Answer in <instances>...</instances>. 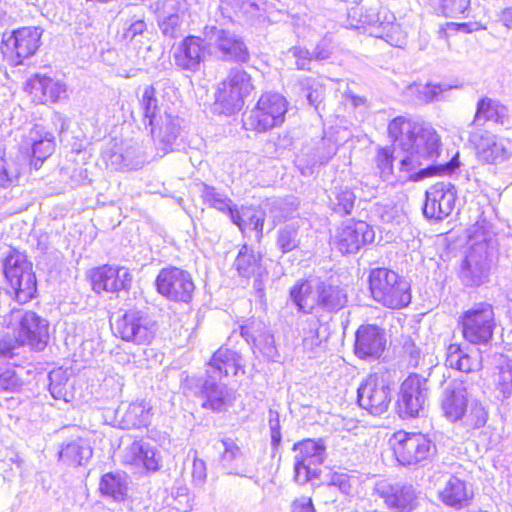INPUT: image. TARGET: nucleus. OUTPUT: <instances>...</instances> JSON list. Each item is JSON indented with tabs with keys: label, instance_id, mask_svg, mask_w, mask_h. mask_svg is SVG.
Masks as SVG:
<instances>
[{
	"label": "nucleus",
	"instance_id": "f257e3e1",
	"mask_svg": "<svg viewBox=\"0 0 512 512\" xmlns=\"http://www.w3.org/2000/svg\"><path fill=\"white\" fill-rule=\"evenodd\" d=\"M388 133L396 147L428 163H433L440 154V137L429 124L397 117L389 123Z\"/></svg>",
	"mask_w": 512,
	"mask_h": 512
},
{
	"label": "nucleus",
	"instance_id": "f03ea898",
	"mask_svg": "<svg viewBox=\"0 0 512 512\" xmlns=\"http://www.w3.org/2000/svg\"><path fill=\"white\" fill-rule=\"evenodd\" d=\"M493 234L483 224L476 223L469 234L470 248L462 261L459 278L466 287H479L489 281Z\"/></svg>",
	"mask_w": 512,
	"mask_h": 512
},
{
	"label": "nucleus",
	"instance_id": "7ed1b4c3",
	"mask_svg": "<svg viewBox=\"0 0 512 512\" xmlns=\"http://www.w3.org/2000/svg\"><path fill=\"white\" fill-rule=\"evenodd\" d=\"M290 298L298 310H314L329 320L348 302L344 289L324 281H301L291 288Z\"/></svg>",
	"mask_w": 512,
	"mask_h": 512
},
{
	"label": "nucleus",
	"instance_id": "20e7f679",
	"mask_svg": "<svg viewBox=\"0 0 512 512\" xmlns=\"http://www.w3.org/2000/svg\"><path fill=\"white\" fill-rule=\"evenodd\" d=\"M368 283L373 300L383 307L398 310L411 303L409 282L393 270L384 267L372 269Z\"/></svg>",
	"mask_w": 512,
	"mask_h": 512
},
{
	"label": "nucleus",
	"instance_id": "39448f33",
	"mask_svg": "<svg viewBox=\"0 0 512 512\" xmlns=\"http://www.w3.org/2000/svg\"><path fill=\"white\" fill-rule=\"evenodd\" d=\"M253 89L251 76L243 68L230 69L227 77L218 86L215 109L224 115H232L240 111L244 105V99Z\"/></svg>",
	"mask_w": 512,
	"mask_h": 512
},
{
	"label": "nucleus",
	"instance_id": "423d86ee",
	"mask_svg": "<svg viewBox=\"0 0 512 512\" xmlns=\"http://www.w3.org/2000/svg\"><path fill=\"white\" fill-rule=\"evenodd\" d=\"M3 269L19 304H25L35 297L36 276L26 255L14 249L10 250L4 259Z\"/></svg>",
	"mask_w": 512,
	"mask_h": 512
},
{
	"label": "nucleus",
	"instance_id": "0eeeda50",
	"mask_svg": "<svg viewBox=\"0 0 512 512\" xmlns=\"http://www.w3.org/2000/svg\"><path fill=\"white\" fill-rule=\"evenodd\" d=\"M287 110L288 102L285 97L279 93H265L244 119V127L258 133L280 127L285 121Z\"/></svg>",
	"mask_w": 512,
	"mask_h": 512
},
{
	"label": "nucleus",
	"instance_id": "6e6552de",
	"mask_svg": "<svg viewBox=\"0 0 512 512\" xmlns=\"http://www.w3.org/2000/svg\"><path fill=\"white\" fill-rule=\"evenodd\" d=\"M292 450L294 456V481L299 485L317 479L320 476V466L324 463L327 453L323 439H304L296 442Z\"/></svg>",
	"mask_w": 512,
	"mask_h": 512
},
{
	"label": "nucleus",
	"instance_id": "1a4fd4ad",
	"mask_svg": "<svg viewBox=\"0 0 512 512\" xmlns=\"http://www.w3.org/2000/svg\"><path fill=\"white\" fill-rule=\"evenodd\" d=\"M428 379L411 373L399 386L395 409L401 419L421 416L428 402Z\"/></svg>",
	"mask_w": 512,
	"mask_h": 512
},
{
	"label": "nucleus",
	"instance_id": "9d476101",
	"mask_svg": "<svg viewBox=\"0 0 512 512\" xmlns=\"http://www.w3.org/2000/svg\"><path fill=\"white\" fill-rule=\"evenodd\" d=\"M7 325H18V337L22 345L42 351L48 342V322L33 311L12 309L5 317Z\"/></svg>",
	"mask_w": 512,
	"mask_h": 512
},
{
	"label": "nucleus",
	"instance_id": "9b49d317",
	"mask_svg": "<svg viewBox=\"0 0 512 512\" xmlns=\"http://www.w3.org/2000/svg\"><path fill=\"white\" fill-rule=\"evenodd\" d=\"M462 335L471 344H487L493 336L495 315L491 304L481 302L460 317Z\"/></svg>",
	"mask_w": 512,
	"mask_h": 512
},
{
	"label": "nucleus",
	"instance_id": "f8f14e48",
	"mask_svg": "<svg viewBox=\"0 0 512 512\" xmlns=\"http://www.w3.org/2000/svg\"><path fill=\"white\" fill-rule=\"evenodd\" d=\"M405 155L399 161L395 173V180L400 184L418 182L426 177L436 174H451L459 167L458 153L450 161L434 164L428 163L410 151H403Z\"/></svg>",
	"mask_w": 512,
	"mask_h": 512
},
{
	"label": "nucleus",
	"instance_id": "ddd939ff",
	"mask_svg": "<svg viewBox=\"0 0 512 512\" xmlns=\"http://www.w3.org/2000/svg\"><path fill=\"white\" fill-rule=\"evenodd\" d=\"M203 35L215 55L229 62L245 63L250 55L243 39L233 32L214 25L204 27Z\"/></svg>",
	"mask_w": 512,
	"mask_h": 512
},
{
	"label": "nucleus",
	"instance_id": "4468645a",
	"mask_svg": "<svg viewBox=\"0 0 512 512\" xmlns=\"http://www.w3.org/2000/svg\"><path fill=\"white\" fill-rule=\"evenodd\" d=\"M41 36L42 30L38 27H22L10 33H4L1 51L14 66L21 65L25 59L36 53Z\"/></svg>",
	"mask_w": 512,
	"mask_h": 512
},
{
	"label": "nucleus",
	"instance_id": "2eb2a0df",
	"mask_svg": "<svg viewBox=\"0 0 512 512\" xmlns=\"http://www.w3.org/2000/svg\"><path fill=\"white\" fill-rule=\"evenodd\" d=\"M394 454L403 466L426 465L436 453L430 439L421 433H398Z\"/></svg>",
	"mask_w": 512,
	"mask_h": 512
},
{
	"label": "nucleus",
	"instance_id": "dca6fc26",
	"mask_svg": "<svg viewBox=\"0 0 512 512\" xmlns=\"http://www.w3.org/2000/svg\"><path fill=\"white\" fill-rule=\"evenodd\" d=\"M156 330V322L140 310L126 311L115 323V333L122 340L139 345L150 343Z\"/></svg>",
	"mask_w": 512,
	"mask_h": 512
},
{
	"label": "nucleus",
	"instance_id": "f3484780",
	"mask_svg": "<svg viewBox=\"0 0 512 512\" xmlns=\"http://www.w3.org/2000/svg\"><path fill=\"white\" fill-rule=\"evenodd\" d=\"M391 400L390 385L377 374L369 375L357 389L359 406L374 416H380L387 412Z\"/></svg>",
	"mask_w": 512,
	"mask_h": 512
},
{
	"label": "nucleus",
	"instance_id": "a211bd4d",
	"mask_svg": "<svg viewBox=\"0 0 512 512\" xmlns=\"http://www.w3.org/2000/svg\"><path fill=\"white\" fill-rule=\"evenodd\" d=\"M470 142L475 146L477 158L487 164H500L512 158V139L476 129L470 133Z\"/></svg>",
	"mask_w": 512,
	"mask_h": 512
},
{
	"label": "nucleus",
	"instance_id": "6ab92c4d",
	"mask_svg": "<svg viewBox=\"0 0 512 512\" xmlns=\"http://www.w3.org/2000/svg\"><path fill=\"white\" fill-rule=\"evenodd\" d=\"M155 284L161 295L174 302L188 303L195 290L190 273L177 267L161 269Z\"/></svg>",
	"mask_w": 512,
	"mask_h": 512
},
{
	"label": "nucleus",
	"instance_id": "aec40b11",
	"mask_svg": "<svg viewBox=\"0 0 512 512\" xmlns=\"http://www.w3.org/2000/svg\"><path fill=\"white\" fill-rule=\"evenodd\" d=\"M375 232L365 221H348L336 231L332 244L342 254H353L374 241Z\"/></svg>",
	"mask_w": 512,
	"mask_h": 512
},
{
	"label": "nucleus",
	"instance_id": "412c9836",
	"mask_svg": "<svg viewBox=\"0 0 512 512\" xmlns=\"http://www.w3.org/2000/svg\"><path fill=\"white\" fill-rule=\"evenodd\" d=\"M457 191L450 182H438L425 193L423 214L428 219L441 221L448 217L455 207Z\"/></svg>",
	"mask_w": 512,
	"mask_h": 512
},
{
	"label": "nucleus",
	"instance_id": "4be33fe9",
	"mask_svg": "<svg viewBox=\"0 0 512 512\" xmlns=\"http://www.w3.org/2000/svg\"><path fill=\"white\" fill-rule=\"evenodd\" d=\"M239 329L241 337L252 345L254 354L258 350L267 361H279L280 355L275 345L274 336L262 321L249 319L241 324Z\"/></svg>",
	"mask_w": 512,
	"mask_h": 512
},
{
	"label": "nucleus",
	"instance_id": "5701e85b",
	"mask_svg": "<svg viewBox=\"0 0 512 512\" xmlns=\"http://www.w3.org/2000/svg\"><path fill=\"white\" fill-rule=\"evenodd\" d=\"M221 379L220 377H209L206 373V378L199 391V397L202 399L201 406L216 413L227 411L236 398L235 391L221 383Z\"/></svg>",
	"mask_w": 512,
	"mask_h": 512
},
{
	"label": "nucleus",
	"instance_id": "b1692460",
	"mask_svg": "<svg viewBox=\"0 0 512 512\" xmlns=\"http://www.w3.org/2000/svg\"><path fill=\"white\" fill-rule=\"evenodd\" d=\"M133 276L128 268L120 266L104 265L95 269L91 275L93 290L118 293L128 291L132 284Z\"/></svg>",
	"mask_w": 512,
	"mask_h": 512
},
{
	"label": "nucleus",
	"instance_id": "393cba45",
	"mask_svg": "<svg viewBox=\"0 0 512 512\" xmlns=\"http://www.w3.org/2000/svg\"><path fill=\"white\" fill-rule=\"evenodd\" d=\"M122 463L147 472H156L161 467V455L150 443L135 440L124 448Z\"/></svg>",
	"mask_w": 512,
	"mask_h": 512
},
{
	"label": "nucleus",
	"instance_id": "a878e982",
	"mask_svg": "<svg viewBox=\"0 0 512 512\" xmlns=\"http://www.w3.org/2000/svg\"><path fill=\"white\" fill-rule=\"evenodd\" d=\"M386 346L384 331L376 325H361L355 333L354 352L360 359H377Z\"/></svg>",
	"mask_w": 512,
	"mask_h": 512
},
{
	"label": "nucleus",
	"instance_id": "bb28decb",
	"mask_svg": "<svg viewBox=\"0 0 512 512\" xmlns=\"http://www.w3.org/2000/svg\"><path fill=\"white\" fill-rule=\"evenodd\" d=\"M205 38L187 36L175 48L173 57L175 65L182 70L196 72L205 60Z\"/></svg>",
	"mask_w": 512,
	"mask_h": 512
},
{
	"label": "nucleus",
	"instance_id": "cd10ccee",
	"mask_svg": "<svg viewBox=\"0 0 512 512\" xmlns=\"http://www.w3.org/2000/svg\"><path fill=\"white\" fill-rule=\"evenodd\" d=\"M261 255L255 253L247 245H243L234 261V267L238 274L244 278H254L253 287L260 296H263V279L267 278L268 272L261 263Z\"/></svg>",
	"mask_w": 512,
	"mask_h": 512
},
{
	"label": "nucleus",
	"instance_id": "c85d7f7f",
	"mask_svg": "<svg viewBox=\"0 0 512 512\" xmlns=\"http://www.w3.org/2000/svg\"><path fill=\"white\" fill-rule=\"evenodd\" d=\"M376 494L389 507L401 512H409L416 506V492L409 484H381L376 488Z\"/></svg>",
	"mask_w": 512,
	"mask_h": 512
},
{
	"label": "nucleus",
	"instance_id": "c756f323",
	"mask_svg": "<svg viewBox=\"0 0 512 512\" xmlns=\"http://www.w3.org/2000/svg\"><path fill=\"white\" fill-rule=\"evenodd\" d=\"M122 429L147 427L152 418V406L145 400L122 403L115 412Z\"/></svg>",
	"mask_w": 512,
	"mask_h": 512
},
{
	"label": "nucleus",
	"instance_id": "7c9ffc66",
	"mask_svg": "<svg viewBox=\"0 0 512 512\" xmlns=\"http://www.w3.org/2000/svg\"><path fill=\"white\" fill-rule=\"evenodd\" d=\"M150 133L157 145V149L162 152L161 156L172 150V146L180 134V118L169 113H164L155 125L150 124Z\"/></svg>",
	"mask_w": 512,
	"mask_h": 512
},
{
	"label": "nucleus",
	"instance_id": "2f4dec72",
	"mask_svg": "<svg viewBox=\"0 0 512 512\" xmlns=\"http://www.w3.org/2000/svg\"><path fill=\"white\" fill-rule=\"evenodd\" d=\"M215 448L221 450L219 465L228 475L245 477L247 467L245 456L238 444L229 437L222 438Z\"/></svg>",
	"mask_w": 512,
	"mask_h": 512
},
{
	"label": "nucleus",
	"instance_id": "473e14b6",
	"mask_svg": "<svg viewBox=\"0 0 512 512\" xmlns=\"http://www.w3.org/2000/svg\"><path fill=\"white\" fill-rule=\"evenodd\" d=\"M446 366L464 373L482 368L481 351L477 348H462L459 344H450L447 348Z\"/></svg>",
	"mask_w": 512,
	"mask_h": 512
},
{
	"label": "nucleus",
	"instance_id": "72a5a7b5",
	"mask_svg": "<svg viewBox=\"0 0 512 512\" xmlns=\"http://www.w3.org/2000/svg\"><path fill=\"white\" fill-rule=\"evenodd\" d=\"M441 408L451 422L462 420L468 408L466 389L462 384L447 386L443 391Z\"/></svg>",
	"mask_w": 512,
	"mask_h": 512
},
{
	"label": "nucleus",
	"instance_id": "f704fd0d",
	"mask_svg": "<svg viewBox=\"0 0 512 512\" xmlns=\"http://www.w3.org/2000/svg\"><path fill=\"white\" fill-rule=\"evenodd\" d=\"M244 365L242 357L235 351L228 348H219L212 356L208 363L206 373L209 377H226L230 372L237 374L238 371L243 370Z\"/></svg>",
	"mask_w": 512,
	"mask_h": 512
},
{
	"label": "nucleus",
	"instance_id": "c9c22d12",
	"mask_svg": "<svg viewBox=\"0 0 512 512\" xmlns=\"http://www.w3.org/2000/svg\"><path fill=\"white\" fill-rule=\"evenodd\" d=\"M487 121H493L496 124H510L509 109L498 100L491 98H482L477 103L476 113L472 121L474 130L485 124Z\"/></svg>",
	"mask_w": 512,
	"mask_h": 512
},
{
	"label": "nucleus",
	"instance_id": "e433bc0d",
	"mask_svg": "<svg viewBox=\"0 0 512 512\" xmlns=\"http://www.w3.org/2000/svg\"><path fill=\"white\" fill-rule=\"evenodd\" d=\"M30 93L40 103H56L66 97V86L50 77L36 75L28 83Z\"/></svg>",
	"mask_w": 512,
	"mask_h": 512
},
{
	"label": "nucleus",
	"instance_id": "4c0bfd02",
	"mask_svg": "<svg viewBox=\"0 0 512 512\" xmlns=\"http://www.w3.org/2000/svg\"><path fill=\"white\" fill-rule=\"evenodd\" d=\"M303 316L298 320V327L302 336L304 350L313 351L321 343L319 339V329L321 325L329 321L321 313L314 310H300Z\"/></svg>",
	"mask_w": 512,
	"mask_h": 512
},
{
	"label": "nucleus",
	"instance_id": "58836bf2",
	"mask_svg": "<svg viewBox=\"0 0 512 512\" xmlns=\"http://www.w3.org/2000/svg\"><path fill=\"white\" fill-rule=\"evenodd\" d=\"M28 142L31 146V165L39 169L49 156L52 155L55 143L51 133L42 132L39 127L31 130L28 136Z\"/></svg>",
	"mask_w": 512,
	"mask_h": 512
},
{
	"label": "nucleus",
	"instance_id": "ea45409f",
	"mask_svg": "<svg viewBox=\"0 0 512 512\" xmlns=\"http://www.w3.org/2000/svg\"><path fill=\"white\" fill-rule=\"evenodd\" d=\"M439 497L447 506L461 508L467 505L472 498V491L468 489L463 480L448 475L444 488L439 492Z\"/></svg>",
	"mask_w": 512,
	"mask_h": 512
},
{
	"label": "nucleus",
	"instance_id": "a19ab883",
	"mask_svg": "<svg viewBox=\"0 0 512 512\" xmlns=\"http://www.w3.org/2000/svg\"><path fill=\"white\" fill-rule=\"evenodd\" d=\"M93 450L89 440L77 437L62 445L59 457L62 462L69 466L85 465L92 457Z\"/></svg>",
	"mask_w": 512,
	"mask_h": 512
},
{
	"label": "nucleus",
	"instance_id": "79ce46f5",
	"mask_svg": "<svg viewBox=\"0 0 512 512\" xmlns=\"http://www.w3.org/2000/svg\"><path fill=\"white\" fill-rule=\"evenodd\" d=\"M201 197L204 203L208 204L210 207L222 213H227L231 221L242 229L243 223L241 222L240 213L236 209V206L233 205L232 200L224 193L217 191L213 186L202 184Z\"/></svg>",
	"mask_w": 512,
	"mask_h": 512
},
{
	"label": "nucleus",
	"instance_id": "37998d69",
	"mask_svg": "<svg viewBox=\"0 0 512 512\" xmlns=\"http://www.w3.org/2000/svg\"><path fill=\"white\" fill-rule=\"evenodd\" d=\"M128 481L124 473H106L101 477L99 490L103 496L122 501L127 495Z\"/></svg>",
	"mask_w": 512,
	"mask_h": 512
},
{
	"label": "nucleus",
	"instance_id": "c03bdc74",
	"mask_svg": "<svg viewBox=\"0 0 512 512\" xmlns=\"http://www.w3.org/2000/svg\"><path fill=\"white\" fill-rule=\"evenodd\" d=\"M156 94V89L152 85L146 86L139 100L140 109L142 111V122L146 128H148L150 124L155 125L160 117H164V115L161 114V107Z\"/></svg>",
	"mask_w": 512,
	"mask_h": 512
},
{
	"label": "nucleus",
	"instance_id": "a18cd8bd",
	"mask_svg": "<svg viewBox=\"0 0 512 512\" xmlns=\"http://www.w3.org/2000/svg\"><path fill=\"white\" fill-rule=\"evenodd\" d=\"M451 89L452 86L445 83H413L408 87V91L411 95H414L418 101L426 104L433 101H440L445 99V93L450 91Z\"/></svg>",
	"mask_w": 512,
	"mask_h": 512
},
{
	"label": "nucleus",
	"instance_id": "49530a36",
	"mask_svg": "<svg viewBox=\"0 0 512 512\" xmlns=\"http://www.w3.org/2000/svg\"><path fill=\"white\" fill-rule=\"evenodd\" d=\"M434 11L446 18H467L471 10V0H429Z\"/></svg>",
	"mask_w": 512,
	"mask_h": 512
},
{
	"label": "nucleus",
	"instance_id": "de8ad7c7",
	"mask_svg": "<svg viewBox=\"0 0 512 512\" xmlns=\"http://www.w3.org/2000/svg\"><path fill=\"white\" fill-rule=\"evenodd\" d=\"M298 222H290L279 228L276 237V246L286 254L298 248L301 244Z\"/></svg>",
	"mask_w": 512,
	"mask_h": 512
},
{
	"label": "nucleus",
	"instance_id": "09e8293b",
	"mask_svg": "<svg viewBox=\"0 0 512 512\" xmlns=\"http://www.w3.org/2000/svg\"><path fill=\"white\" fill-rule=\"evenodd\" d=\"M355 200L356 196L352 189L348 186H342L335 188L333 197H330V205L335 213L344 216L351 214Z\"/></svg>",
	"mask_w": 512,
	"mask_h": 512
},
{
	"label": "nucleus",
	"instance_id": "8fccbe9b",
	"mask_svg": "<svg viewBox=\"0 0 512 512\" xmlns=\"http://www.w3.org/2000/svg\"><path fill=\"white\" fill-rule=\"evenodd\" d=\"M148 34V26L143 17L134 15L125 21L122 37L126 42L142 43Z\"/></svg>",
	"mask_w": 512,
	"mask_h": 512
},
{
	"label": "nucleus",
	"instance_id": "3c124183",
	"mask_svg": "<svg viewBox=\"0 0 512 512\" xmlns=\"http://www.w3.org/2000/svg\"><path fill=\"white\" fill-rule=\"evenodd\" d=\"M20 176L18 163L5 156H0V189H7L17 184Z\"/></svg>",
	"mask_w": 512,
	"mask_h": 512
},
{
	"label": "nucleus",
	"instance_id": "603ef678",
	"mask_svg": "<svg viewBox=\"0 0 512 512\" xmlns=\"http://www.w3.org/2000/svg\"><path fill=\"white\" fill-rule=\"evenodd\" d=\"M494 381L497 398L502 400L509 398L512 394V363L510 361L498 367Z\"/></svg>",
	"mask_w": 512,
	"mask_h": 512
},
{
	"label": "nucleus",
	"instance_id": "864d4df0",
	"mask_svg": "<svg viewBox=\"0 0 512 512\" xmlns=\"http://www.w3.org/2000/svg\"><path fill=\"white\" fill-rule=\"evenodd\" d=\"M295 86L311 106L318 108V105L323 99V88L315 81V79L310 77L301 78Z\"/></svg>",
	"mask_w": 512,
	"mask_h": 512
},
{
	"label": "nucleus",
	"instance_id": "5fc2aeb1",
	"mask_svg": "<svg viewBox=\"0 0 512 512\" xmlns=\"http://www.w3.org/2000/svg\"><path fill=\"white\" fill-rule=\"evenodd\" d=\"M469 429H479L485 426L488 420V411L479 402H473L465 412L462 419Z\"/></svg>",
	"mask_w": 512,
	"mask_h": 512
},
{
	"label": "nucleus",
	"instance_id": "6e6d98bb",
	"mask_svg": "<svg viewBox=\"0 0 512 512\" xmlns=\"http://www.w3.org/2000/svg\"><path fill=\"white\" fill-rule=\"evenodd\" d=\"M183 20L178 16H158V26L165 37L171 39L178 38L183 34Z\"/></svg>",
	"mask_w": 512,
	"mask_h": 512
},
{
	"label": "nucleus",
	"instance_id": "4d7b16f0",
	"mask_svg": "<svg viewBox=\"0 0 512 512\" xmlns=\"http://www.w3.org/2000/svg\"><path fill=\"white\" fill-rule=\"evenodd\" d=\"M376 167L379 171L380 177L384 181H390L395 173L393 169V155L387 148H381L378 150L375 158Z\"/></svg>",
	"mask_w": 512,
	"mask_h": 512
},
{
	"label": "nucleus",
	"instance_id": "13d9d810",
	"mask_svg": "<svg viewBox=\"0 0 512 512\" xmlns=\"http://www.w3.org/2000/svg\"><path fill=\"white\" fill-rule=\"evenodd\" d=\"M49 392L54 399L66 400V383L67 377L63 370H53L48 374Z\"/></svg>",
	"mask_w": 512,
	"mask_h": 512
},
{
	"label": "nucleus",
	"instance_id": "bf43d9fd",
	"mask_svg": "<svg viewBox=\"0 0 512 512\" xmlns=\"http://www.w3.org/2000/svg\"><path fill=\"white\" fill-rule=\"evenodd\" d=\"M351 479L345 473H333L330 475L329 480L324 485V489L328 493H333L336 489L339 490L343 494L351 493Z\"/></svg>",
	"mask_w": 512,
	"mask_h": 512
},
{
	"label": "nucleus",
	"instance_id": "052dcab7",
	"mask_svg": "<svg viewBox=\"0 0 512 512\" xmlns=\"http://www.w3.org/2000/svg\"><path fill=\"white\" fill-rule=\"evenodd\" d=\"M129 150H126L124 154L114 153L111 157V164L116 169H127L135 170L142 166L143 161L138 156H133Z\"/></svg>",
	"mask_w": 512,
	"mask_h": 512
},
{
	"label": "nucleus",
	"instance_id": "680f3d73",
	"mask_svg": "<svg viewBox=\"0 0 512 512\" xmlns=\"http://www.w3.org/2000/svg\"><path fill=\"white\" fill-rule=\"evenodd\" d=\"M22 387L23 381L15 370H6L0 374V391L17 393Z\"/></svg>",
	"mask_w": 512,
	"mask_h": 512
},
{
	"label": "nucleus",
	"instance_id": "e2e57ef3",
	"mask_svg": "<svg viewBox=\"0 0 512 512\" xmlns=\"http://www.w3.org/2000/svg\"><path fill=\"white\" fill-rule=\"evenodd\" d=\"M241 222L243 223L241 231H244L246 228H251L256 231V237L258 240L261 239L263 234V226H264V215L261 212H254L250 215L246 213L240 214Z\"/></svg>",
	"mask_w": 512,
	"mask_h": 512
},
{
	"label": "nucleus",
	"instance_id": "0e129e2a",
	"mask_svg": "<svg viewBox=\"0 0 512 512\" xmlns=\"http://www.w3.org/2000/svg\"><path fill=\"white\" fill-rule=\"evenodd\" d=\"M188 5L186 0H164L159 15L178 16L184 19Z\"/></svg>",
	"mask_w": 512,
	"mask_h": 512
},
{
	"label": "nucleus",
	"instance_id": "69168bd1",
	"mask_svg": "<svg viewBox=\"0 0 512 512\" xmlns=\"http://www.w3.org/2000/svg\"><path fill=\"white\" fill-rule=\"evenodd\" d=\"M288 54H291L296 59L297 69L310 70L313 55L308 49L301 46H294L288 50Z\"/></svg>",
	"mask_w": 512,
	"mask_h": 512
},
{
	"label": "nucleus",
	"instance_id": "338daca9",
	"mask_svg": "<svg viewBox=\"0 0 512 512\" xmlns=\"http://www.w3.org/2000/svg\"><path fill=\"white\" fill-rule=\"evenodd\" d=\"M269 428L271 436V446L274 451L278 450L281 445L282 434L279 421V414L276 411H269Z\"/></svg>",
	"mask_w": 512,
	"mask_h": 512
},
{
	"label": "nucleus",
	"instance_id": "774afa93",
	"mask_svg": "<svg viewBox=\"0 0 512 512\" xmlns=\"http://www.w3.org/2000/svg\"><path fill=\"white\" fill-rule=\"evenodd\" d=\"M206 478L207 467L205 461L195 457L192 465V483L196 487H202L206 482Z\"/></svg>",
	"mask_w": 512,
	"mask_h": 512
}]
</instances>
